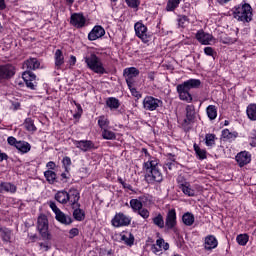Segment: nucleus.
I'll use <instances>...</instances> for the list:
<instances>
[{"label":"nucleus","mask_w":256,"mask_h":256,"mask_svg":"<svg viewBox=\"0 0 256 256\" xmlns=\"http://www.w3.org/2000/svg\"><path fill=\"white\" fill-rule=\"evenodd\" d=\"M143 167L147 183H161L163 181V173H161V168H159V159L150 158L144 163Z\"/></svg>","instance_id":"nucleus-1"},{"label":"nucleus","mask_w":256,"mask_h":256,"mask_svg":"<svg viewBox=\"0 0 256 256\" xmlns=\"http://www.w3.org/2000/svg\"><path fill=\"white\" fill-rule=\"evenodd\" d=\"M201 87V80L199 79H189L182 84L177 85V93L181 101H186V103H191L193 101V96H191V89H199Z\"/></svg>","instance_id":"nucleus-2"},{"label":"nucleus","mask_w":256,"mask_h":256,"mask_svg":"<svg viewBox=\"0 0 256 256\" xmlns=\"http://www.w3.org/2000/svg\"><path fill=\"white\" fill-rule=\"evenodd\" d=\"M234 19L242 23H251L253 21V8L251 4L242 2L234 7Z\"/></svg>","instance_id":"nucleus-3"},{"label":"nucleus","mask_w":256,"mask_h":256,"mask_svg":"<svg viewBox=\"0 0 256 256\" xmlns=\"http://www.w3.org/2000/svg\"><path fill=\"white\" fill-rule=\"evenodd\" d=\"M195 123H197V111L195 110V105H187L185 108V118L182 120L181 126L184 131H191Z\"/></svg>","instance_id":"nucleus-4"},{"label":"nucleus","mask_w":256,"mask_h":256,"mask_svg":"<svg viewBox=\"0 0 256 256\" xmlns=\"http://www.w3.org/2000/svg\"><path fill=\"white\" fill-rule=\"evenodd\" d=\"M84 61L88 69L94 73H97L98 75H105L107 73V70H105V67H103V62H101V59H99L97 55L90 54L84 58Z\"/></svg>","instance_id":"nucleus-5"},{"label":"nucleus","mask_w":256,"mask_h":256,"mask_svg":"<svg viewBox=\"0 0 256 256\" xmlns=\"http://www.w3.org/2000/svg\"><path fill=\"white\" fill-rule=\"evenodd\" d=\"M37 230L44 241H51V233H49V220L46 215H40L37 220Z\"/></svg>","instance_id":"nucleus-6"},{"label":"nucleus","mask_w":256,"mask_h":256,"mask_svg":"<svg viewBox=\"0 0 256 256\" xmlns=\"http://www.w3.org/2000/svg\"><path fill=\"white\" fill-rule=\"evenodd\" d=\"M163 105V101L153 96H146L143 100V108L146 111H157Z\"/></svg>","instance_id":"nucleus-7"},{"label":"nucleus","mask_w":256,"mask_h":256,"mask_svg":"<svg viewBox=\"0 0 256 256\" xmlns=\"http://www.w3.org/2000/svg\"><path fill=\"white\" fill-rule=\"evenodd\" d=\"M15 77V66L11 64L0 65V81H9Z\"/></svg>","instance_id":"nucleus-8"},{"label":"nucleus","mask_w":256,"mask_h":256,"mask_svg":"<svg viewBox=\"0 0 256 256\" xmlns=\"http://www.w3.org/2000/svg\"><path fill=\"white\" fill-rule=\"evenodd\" d=\"M134 29H135L136 37L141 39L143 43H149V41H151V35L147 34V26H145L143 23L137 22L134 25Z\"/></svg>","instance_id":"nucleus-9"},{"label":"nucleus","mask_w":256,"mask_h":256,"mask_svg":"<svg viewBox=\"0 0 256 256\" xmlns=\"http://www.w3.org/2000/svg\"><path fill=\"white\" fill-rule=\"evenodd\" d=\"M123 77H125L128 87L131 88L135 83V77H139V69L135 67L125 68L123 71Z\"/></svg>","instance_id":"nucleus-10"},{"label":"nucleus","mask_w":256,"mask_h":256,"mask_svg":"<svg viewBox=\"0 0 256 256\" xmlns=\"http://www.w3.org/2000/svg\"><path fill=\"white\" fill-rule=\"evenodd\" d=\"M22 79H24V82L26 83V87H28V89H31L32 91H35V89H37V76L35 75V73L31 71H25L22 74Z\"/></svg>","instance_id":"nucleus-11"},{"label":"nucleus","mask_w":256,"mask_h":256,"mask_svg":"<svg viewBox=\"0 0 256 256\" xmlns=\"http://www.w3.org/2000/svg\"><path fill=\"white\" fill-rule=\"evenodd\" d=\"M164 226L168 231H171L177 227V212L175 209H171L167 212Z\"/></svg>","instance_id":"nucleus-12"},{"label":"nucleus","mask_w":256,"mask_h":256,"mask_svg":"<svg viewBox=\"0 0 256 256\" xmlns=\"http://www.w3.org/2000/svg\"><path fill=\"white\" fill-rule=\"evenodd\" d=\"M113 227H127L131 225V218L123 213H118L112 219Z\"/></svg>","instance_id":"nucleus-13"},{"label":"nucleus","mask_w":256,"mask_h":256,"mask_svg":"<svg viewBox=\"0 0 256 256\" xmlns=\"http://www.w3.org/2000/svg\"><path fill=\"white\" fill-rule=\"evenodd\" d=\"M87 23V19L83 16V13H73L70 17V25L76 27V29H83Z\"/></svg>","instance_id":"nucleus-14"},{"label":"nucleus","mask_w":256,"mask_h":256,"mask_svg":"<svg viewBox=\"0 0 256 256\" xmlns=\"http://www.w3.org/2000/svg\"><path fill=\"white\" fill-rule=\"evenodd\" d=\"M73 144L77 149L83 151V153H87V151H91V149H95V144L91 140H73Z\"/></svg>","instance_id":"nucleus-15"},{"label":"nucleus","mask_w":256,"mask_h":256,"mask_svg":"<svg viewBox=\"0 0 256 256\" xmlns=\"http://www.w3.org/2000/svg\"><path fill=\"white\" fill-rule=\"evenodd\" d=\"M195 37L201 45H211V41H214L215 39L213 35L206 33L203 30H198Z\"/></svg>","instance_id":"nucleus-16"},{"label":"nucleus","mask_w":256,"mask_h":256,"mask_svg":"<svg viewBox=\"0 0 256 256\" xmlns=\"http://www.w3.org/2000/svg\"><path fill=\"white\" fill-rule=\"evenodd\" d=\"M105 35V29L102 26H95L88 34L89 41H97Z\"/></svg>","instance_id":"nucleus-17"},{"label":"nucleus","mask_w":256,"mask_h":256,"mask_svg":"<svg viewBox=\"0 0 256 256\" xmlns=\"http://www.w3.org/2000/svg\"><path fill=\"white\" fill-rule=\"evenodd\" d=\"M68 195H69V201L73 208H75V206L81 207V204H79V199H81V196L79 194L78 189L70 188Z\"/></svg>","instance_id":"nucleus-18"},{"label":"nucleus","mask_w":256,"mask_h":256,"mask_svg":"<svg viewBox=\"0 0 256 256\" xmlns=\"http://www.w3.org/2000/svg\"><path fill=\"white\" fill-rule=\"evenodd\" d=\"M236 161L239 167H245V165L251 163V154L249 152H240L236 155Z\"/></svg>","instance_id":"nucleus-19"},{"label":"nucleus","mask_w":256,"mask_h":256,"mask_svg":"<svg viewBox=\"0 0 256 256\" xmlns=\"http://www.w3.org/2000/svg\"><path fill=\"white\" fill-rule=\"evenodd\" d=\"M217 245H219V242L217 241V238H215V236L208 235L205 237L204 249H206V251L216 249Z\"/></svg>","instance_id":"nucleus-20"},{"label":"nucleus","mask_w":256,"mask_h":256,"mask_svg":"<svg viewBox=\"0 0 256 256\" xmlns=\"http://www.w3.org/2000/svg\"><path fill=\"white\" fill-rule=\"evenodd\" d=\"M41 67V63L37 58H30L24 62L23 68L28 69L26 71H35V69H39Z\"/></svg>","instance_id":"nucleus-21"},{"label":"nucleus","mask_w":256,"mask_h":256,"mask_svg":"<svg viewBox=\"0 0 256 256\" xmlns=\"http://www.w3.org/2000/svg\"><path fill=\"white\" fill-rule=\"evenodd\" d=\"M0 193H17V186L11 182H2L0 184Z\"/></svg>","instance_id":"nucleus-22"},{"label":"nucleus","mask_w":256,"mask_h":256,"mask_svg":"<svg viewBox=\"0 0 256 256\" xmlns=\"http://www.w3.org/2000/svg\"><path fill=\"white\" fill-rule=\"evenodd\" d=\"M55 199L58 201V203H61L62 205H67L69 203V192L62 190L58 191L55 194Z\"/></svg>","instance_id":"nucleus-23"},{"label":"nucleus","mask_w":256,"mask_h":256,"mask_svg":"<svg viewBox=\"0 0 256 256\" xmlns=\"http://www.w3.org/2000/svg\"><path fill=\"white\" fill-rule=\"evenodd\" d=\"M55 59V67L57 69H61V65L65 63V56H63V51L61 49H57L54 54Z\"/></svg>","instance_id":"nucleus-24"},{"label":"nucleus","mask_w":256,"mask_h":256,"mask_svg":"<svg viewBox=\"0 0 256 256\" xmlns=\"http://www.w3.org/2000/svg\"><path fill=\"white\" fill-rule=\"evenodd\" d=\"M56 221H59L62 225H71L73 223V219L69 215H65L62 211L56 214Z\"/></svg>","instance_id":"nucleus-25"},{"label":"nucleus","mask_w":256,"mask_h":256,"mask_svg":"<svg viewBox=\"0 0 256 256\" xmlns=\"http://www.w3.org/2000/svg\"><path fill=\"white\" fill-rule=\"evenodd\" d=\"M15 148L20 153H29L31 151V144H29L28 142H25V141H18Z\"/></svg>","instance_id":"nucleus-26"},{"label":"nucleus","mask_w":256,"mask_h":256,"mask_svg":"<svg viewBox=\"0 0 256 256\" xmlns=\"http://www.w3.org/2000/svg\"><path fill=\"white\" fill-rule=\"evenodd\" d=\"M182 222L187 227H191V225H193V223H195V215H193V213H190V212L184 213L182 216Z\"/></svg>","instance_id":"nucleus-27"},{"label":"nucleus","mask_w":256,"mask_h":256,"mask_svg":"<svg viewBox=\"0 0 256 256\" xmlns=\"http://www.w3.org/2000/svg\"><path fill=\"white\" fill-rule=\"evenodd\" d=\"M44 177L46 181L50 184L53 185L54 183H57V173H55L52 170H47L44 172Z\"/></svg>","instance_id":"nucleus-28"},{"label":"nucleus","mask_w":256,"mask_h":256,"mask_svg":"<svg viewBox=\"0 0 256 256\" xmlns=\"http://www.w3.org/2000/svg\"><path fill=\"white\" fill-rule=\"evenodd\" d=\"M0 237L5 243L11 241V230L9 228L0 227Z\"/></svg>","instance_id":"nucleus-29"},{"label":"nucleus","mask_w":256,"mask_h":256,"mask_svg":"<svg viewBox=\"0 0 256 256\" xmlns=\"http://www.w3.org/2000/svg\"><path fill=\"white\" fill-rule=\"evenodd\" d=\"M180 189L184 195H188V197H195V191L191 188L189 183L185 182L184 184H180Z\"/></svg>","instance_id":"nucleus-30"},{"label":"nucleus","mask_w":256,"mask_h":256,"mask_svg":"<svg viewBox=\"0 0 256 256\" xmlns=\"http://www.w3.org/2000/svg\"><path fill=\"white\" fill-rule=\"evenodd\" d=\"M152 222L159 229L165 228V219H163V215L161 213L157 214L154 218H152Z\"/></svg>","instance_id":"nucleus-31"},{"label":"nucleus","mask_w":256,"mask_h":256,"mask_svg":"<svg viewBox=\"0 0 256 256\" xmlns=\"http://www.w3.org/2000/svg\"><path fill=\"white\" fill-rule=\"evenodd\" d=\"M106 105L113 111V109H117L118 107H121V103L119 102V99L115 97H110L106 100Z\"/></svg>","instance_id":"nucleus-32"},{"label":"nucleus","mask_w":256,"mask_h":256,"mask_svg":"<svg viewBox=\"0 0 256 256\" xmlns=\"http://www.w3.org/2000/svg\"><path fill=\"white\" fill-rule=\"evenodd\" d=\"M206 113L210 121H214V119H217V107L215 105H209L206 108Z\"/></svg>","instance_id":"nucleus-33"},{"label":"nucleus","mask_w":256,"mask_h":256,"mask_svg":"<svg viewBox=\"0 0 256 256\" xmlns=\"http://www.w3.org/2000/svg\"><path fill=\"white\" fill-rule=\"evenodd\" d=\"M194 151H195L198 159H200V161H203V159H207V150L201 149V147H199V145L194 144Z\"/></svg>","instance_id":"nucleus-34"},{"label":"nucleus","mask_w":256,"mask_h":256,"mask_svg":"<svg viewBox=\"0 0 256 256\" xmlns=\"http://www.w3.org/2000/svg\"><path fill=\"white\" fill-rule=\"evenodd\" d=\"M246 113L251 121H256V104L248 105Z\"/></svg>","instance_id":"nucleus-35"},{"label":"nucleus","mask_w":256,"mask_h":256,"mask_svg":"<svg viewBox=\"0 0 256 256\" xmlns=\"http://www.w3.org/2000/svg\"><path fill=\"white\" fill-rule=\"evenodd\" d=\"M102 137L103 139H106L107 141H113L117 139V135H115V132L111 130L104 129L102 130Z\"/></svg>","instance_id":"nucleus-36"},{"label":"nucleus","mask_w":256,"mask_h":256,"mask_svg":"<svg viewBox=\"0 0 256 256\" xmlns=\"http://www.w3.org/2000/svg\"><path fill=\"white\" fill-rule=\"evenodd\" d=\"M24 127L27 131H37V127L35 126V122L31 118H26L25 119Z\"/></svg>","instance_id":"nucleus-37"},{"label":"nucleus","mask_w":256,"mask_h":256,"mask_svg":"<svg viewBox=\"0 0 256 256\" xmlns=\"http://www.w3.org/2000/svg\"><path fill=\"white\" fill-rule=\"evenodd\" d=\"M73 217L76 221H83L85 219V211H83L81 208H76L73 211Z\"/></svg>","instance_id":"nucleus-38"},{"label":"nucleus","mask_w":256,"mask_h":256,"mask_svg":"<svg viewBox=\"0 0 256 256\" xmlns=\"http://www.w3.org/2000/svg\"><path fill=\"white\" fill-rule=\"evenodd\" d=\"M181 0H169L166 5V11H175L179 7Z\"/></svg>","instance_id":"nucleus-39"},{"label":"nucleus","mask_w":256,"mask_h":256,"mask_svg":"<svg viewBox=\"0 0 256 256\" xmlns=\"http://www.w3.org/2000/svg\"><path fill=\"white\" fill-rule=\"evenodd\" d=\"M130 207L133 209V211L137 212L143 209V203L137 199H132L130 200Z\"/></svg>","instance_id":"nucleus-40"},{"label":"nucleus","mask_w":256,"mask_h":256,"mask_svg":"<svg viewBox=\"0 0 256 256\" xmlns=\"http://www.w3.org/2000/svg\"><path fill=\"white\" fill-rule=\"evenodd\" d=\"M236 241H237L238 245H242V247H243V246L247 245V243H249V235L240 234L236 237Z\"/></svg>","instance_id":"nucleus-41"},{"label":"nucleus","mask_w":256,"mask_h":256,"mask_svg":"<svg viewBox=\"0 0 256 256\" xmlns=\"http://www.w3.org/2000/svg\"><path fill=\"white\" fill-rule=\"evenodd\" d=\"M98 125H99L100 129H102V131H103L109 127V120L105 116H100L98 118Z\"/></svg>","instance_id":"nucleus-42"},{"label":"nucleus","mask_w":256,"mask_h":256,"mask_svg":"<svg viewBox=\"0 0 256 256\" xmlns=\"http://www.w3.org/2000/svg\"><path fill=\"white\" fill-rule=\"evenodd\" d=\"M121 241H124V243L126 245H129V247H131V245H133V243H135V237L131 233L129 234V236L122 235L121 236Z\"/></svg>","instance_id":"nucleus-43"},{"label":"nucleus","mask_w":256,"mask_h":256,"mask_svg":"<svg viewBox=\"0 0 256 256\" xmlns=\"http://www.w3.org/2000/svg\"><path fill=\"white\" fill-rule=\"evenodd\" d=\"M215 134L205 135V144L207 147H213L215 145Z\"/></svg>","instance_id":"nucleus-44"},{"label":"nucleus","mask_w":256,"mask_h":256,"mask_svg":"<svg viewBox=\"0 0 256 256\" xmlns=\"http://www.w3.org/2000/svg\"><path fill=\"white\" fill-rule=\"evenodd\" d=\"M126 5L131 9H139V5H141V0H125Z\"/></svg>","instance_id":"nucleus-45"},{"label":"nucleus","mask_w":256,"mask_h":256,"mask_svg":"<svg viewBox=\"0 0 256 256\" xmlns=\"http://www.w3.org/2000/svg\"><path fill=\"white\" fill-rule=\"evenodd\" d=\"M50 240H46V242H39L38 245L40 247V251L43 253L49 251L51 249V243H49Z\"/></svg>","instance_id":"nucleus-46"},{"label":"nucleus","mask_w":256,"mask_h":256,"mask_svg":"<svg viewBox=\"0 0 256 256\" xmlns=\"http://www.w3.org/2000/svg\"><path fill=\"white\" fill-rule=\"evenodd\" d=\"M222 137L224 139H235V137H237V134L230 132L229 129H224L222 131Z\"/></svg>","instance_id":"nucleus-47"},{"label":"nucleus","mask_w":256,"mask_h":256,"mask_svg":"<svg viewBox=\"0 0 256 256\" xmlns=\"http://www.w3.org/2000/svg\"><path fill=\"white\" fill-rule=\"evenodd\" d=\"M62 165L65 168V171L69 173V167H71V158L69 156H65L62 159Z\"/></svg>","instance_id":"nucleus-48"},{"label":"nucleus","mask_w":256,"mask_h":256,"mask_svg":"<svg viewBox=\"0 0 256 256\" xmlns=\"http://www.w3.org/2000/svg\"><path fill=\"white\" fill-rule=\"evenodd\" d=\"M189 23V20L187 19V16H181L178 19V26L181 27L182 29H185V26Z\"/></svg>","instance_id":"nucleus-49"},{"label":"nucleus","mask_w":256,"mask_h":256,"mask_svg":"<svg viewBox=\"0 0 256 256\" xmlns=\"http://www.w3.org/2000/svg\"><path fill=\"white\" fill-rule=\"evenodd\" d=\"M138 215L142 216L143 219H149V210H147L146 208H141L138 211Z\"/></svg>","instance_id":"nucleus-50"},{"label":"nucleus","mask_w":256,"mask_h":256,"mask_svg":"<svg viewBox=\"0 0 256 256\" xmlns=\"http://www.w3.org/2000/svg\"><path fill=\"white\" fill-rule=\"evenodd\" d=\"M49 207H50V209H52V211H53V213H55V215H57L61 212V209H59L57 207V204H55V202H50Z\"/></svg>","instance_id":"nucleus-51"},{"label":"nucleus","mask_w":256,"mask_h":256,"mask_svg":"<svg viewBox=\"0 0 256 256\" xmlns=\"http://www.w3.org/2000/svg\"><path fill=\"white\" fill-rule=\"evenodd\" d=\"M8 145H11L12 147H16L17 143H19V141H17V138L13 137V136H9L7 139Z\"/></svg>","instance_id":"nucleus-52"},{"label":"nucleus","mask_w":256,"mask_h":256,"mask_svg":"<svg viewBox=\"0 0 256 256\" xmlns=\"http://www.w3.org/2000/svg\"><path fill=\"white\" fill-rule=\"evenodd\" d=\"M204 53L205 55H208V57H213V55H215V50H213L212 47H205L204 48Z\"/></svg>","instance_id":"nucleus-53"},{"label":"nucleus","mask_w":256,"mask_h":256,"mask_svg":"<svg viewBox=\"0 0 256 256\" xmlns=\"http://www.w3.org/2000/svg\"><path fill=\"white\" fill-rule=\"evenodd\" d=\"M79 235V229L78 228H72L69 231V239H73L74 237H77Z\"/></svg>","instance_id":"nucleus-54"},{"label":"nucleus","mask_w":256,"mask_h":256,"mask_svg":"<svg viewBox=\"0 0 256 256\" xmlns=\"http://www.w3.org/2000/svg\"><path fill=\"white\" fill-rule=\"evenodd\" d=\"M75 63H77V57L71 55L68 64L70 67H75Z\"/></svg>","instance_id":"nucleus-55"},{"label":"nucleus","mask_w":256,"mask_h":256,"mask_svg":"<svg viewBox=\"0 0 256 256\" xmlns=\"http://www.w3.org/2000/svg\"><path fill=\"white\" fill-rule=\"evenodd\" d=\"M152 251H153V253H155L156 255H161V253H162V252H161L162 249L159 248L156 244L152 246Z\"/></svg>","instance_id":"nucleus-56"},{"label":"nucleus","mask_w":256,"mask_h":256,"mask_svg":"<svg viewBox=\"0 0 256 256\" xmlns=\"http://www.w3.org/2000/svg\"><path fill=\"white\" fill-rule=\"evenodd\" d=\"M9 159V156L7 155V153H3L0 150V163H3V161H7Z\"/></svg>","instance_id":"nucleus-57"},{"label":"nucleus","mask_w":256,"mask_h":256,"mask_svg":"<svg viewBox=\"0 0 256 256\" xmlns=\"http://www.w3.org/2000/svg\"><path fill=\"white\" fill-rule=\"evenodd\" d=\"M223 43L226 45H233V43H237V38H227Z\"/></svg>","instance_id":"nucleus-58"},{"label":"nucleus","mask_w":256,"mask_h":256,"mask_svg":"<svg viewBox=\"0 0 256 256\" xmlns=\"http://www.w3.org/2000/svg\"><path fill=\"white\" fill-rule=\"evenodd\" d=\"M165 243V240L163 238H159L158 240H156V244L160 249H163V245Z\"/></svg>","instance_id":"nucleus-59"},{"label":"nucleus","mask_w":256,"mask_h":256,"mask_svg":"<svg viewBox=\"0 0 256 256\" xmlns=\"http://www.w3.org/2000/svg\"><path fill=\"white\" fill-rule=\"evenodd\" d=\"M46 167L48 168V169H55V167H56V165H55V162H53V161H50V162H48L47 164H46Z\"/></svg>","instance_id":"nucleus-60"},{"label":"nucleus","mask_w":256,"mask_h":256,"mask_svg":"<svg viewBox=\"0 0 256 256\" xmlns=\"http://www.w3.org/2000/svg\"><path fill=\"white\" fill-rule=\"evenodd\" d=\"M7 9V4H5V0H0V11H4Z\"/></svg>","instance_id":"nucleus-61"},{"label":"nucleus","mask_w":256,"mask_h":256,"mask_svg":"<svg viewBox=\"0 0 256 256\" xmlns=\"http://www.w3.org/2000/svg\"><path fill=\"white\" fill-rule=\"evenodd\" d=\"M122 187H123L124 189H128L129 191H134V190H133V186H131V185L128 184V183H125V182H124V185H122Z\"/></svg>","instance_id":"nucleus-62"},{"label":"nucleus","mask_w":256,"mask_h":256,"mask_svg":"<svg viewBox=\"0 0 256 256\" xmlns=\"http://www.w3.org/2000/svg\"><path fill=\"white\" fill-rule=\"evenodd\" d=\"M148 79H149L150 81H155V72H150V73L148 74Z\"/></svg>","instance_id":"nucleus-63"},{"label":"nucleus","mask_w":256,"mask_h":256,"mask_svg":"<svg viewBox=\"0 0 256 256\" xmlns=\"http://www.w3.org/2000/svg\"><path fill=\"white\" fill-rule=\"evenodd\" d=\"M162 248L164 249V251H169V243L164 242V244L162 245Z\"/></svg>","instance_id":"nucleus-64"}]
</instances>
